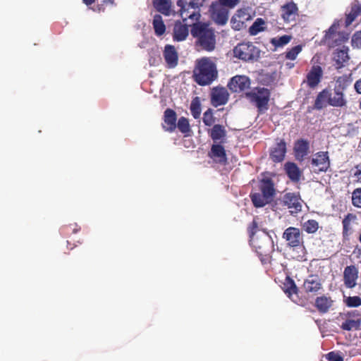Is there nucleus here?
Wrapping results in <instances>:
<instances>
[{
	"mask_svg": "<svg viewBox=\"0 0 361 361\" xmlns=\"http://www.w3.org/2000/svg\"><path fill=\"white\" fill-rule=\"evenodd\" d=\"M217 77L215 64L208 58H202L197 61L194 70V78L200 85H209Z\"/></svg>",
	"mask_w": 361,
	"mask_h": 361,
	"instance_id": "f257e3e1",
	"label": "nucleus"
},
{
	"mask_svg": "<svg viewBox=\"0 0 361 361\" xmlns=\"http://www.w3.org/2000/svg\"><path fill=\"white\" fill-rule=\"evenodd\" d=\"M191 34L197 39V44L204 50L213 51L216 45V36L214 30L206 23H195Z\"/></svg>",
	"mask_w": 361,
	"mask_h": 361,
	"instance_id": "f03ea898",
	"label": "nucleus"
},
{
	"mask_svg": "<svg viewBox=\"0 0 361 361\" xmlns=\"http://www.w3.org/2000/svg\"><path fill=\"white\" fill-rule=\"evenodd\" d=\"M204 2V0H190L188 4H184L181 0L178 1L177 4L180 7V12L183 20H198L200 16V8L203 6Z\"/></svg>",
	"mask_w": 361,
	"mask_h": 361,
	"instance_id": "7ed1b4c3",
	"label": "nucleus"
},
{
	"mask_svg": "<svg viewBox=\"0 0 361 361\" xmlns=\"http://www.w3.org/2000/svg\"><path fill=\"white\" fill-rule=\"evenodd\" d=\"M270 93L267 88H256L246 94V97L250 102L255 104L259 111L267 109Z\"/></svg>",
	"mask_w": 361,
	"mask_h": 361,
	"instance_id": "20e7f679",
	"label": "nucleus"
},
{
	"mask_svg": "<svg viewBox=\"0 0 361 361\" xmlns=\"http://www.w3.org/2000/svg\"><path fill=\"white\" fill-rule=\"evenodd\" d=\"M234 56L240 59L248 61L259 58V50L252 43L239 44L234 48Z\"/></svg>",
	"mask_w": 361,
	"mask_h": 361,
	"instance_id": "39448f33",
	"label": "nucleus"
},
{
	"mask_svg": "<svg viewBox=\"0 0 361 361\" xmlns=\"http://www.w3.org/2000/svg\"><path fill=\"white\" fill-rule=\"evenodd\" d=\"M272 243L271 237L268 233L259 230L255 231H251L250 243L254 247L259 250V252H264V250L269 247Z\"/></svg>",
	"mask_w": 361,
	"mask_h": 361,
	"instance_id": "423d86ee",
	"label": "nucleus"
},
{
	"mask_svg": "<svg viewBox=\"0 0 361 361\" xmlns=\"http://www.w3.org/2000/svg\"><path fill=\"white\" fill-rule=\"evenodd\" d=\"M252 19L250 9L240 8L238 9L231 19V24L235 30H240L244 28L246 22Z\"/></svg>",
	"mask_w": 361,
	"mask_h": 361,
	"instance_id": "0eeeda50",
	"label": "nucleus"
},
{
	"mask_svg": "<svg viewBox=\"0 0 361 361\" xmlns=\"http://www.w3.org/2000/svg\"><path fill=\"white\" fill-rule=\"evenodd\" d=\"M312 168L314 171H326L330 166V161L326 152H319L312 156Z\"/></svg>",
	"mask_w": 361,
	"mask_h": 361,
	"instance_id": "6e6552de",
	"label": "nucleus"
},
{
	"mask_svg": "<svg viewBox=\"0 0 361 361\" xmlns=\"http://www.w3.org/2000/svg\"><path fill=\"white\" fill-rule=\"evenodd\" d=\"M219 4H212L210 8L212 19L218 25H225L228 19V10Z\"/></svg>",
	"mask_w": 361,
	"mask_h": 361,
	"instance_id": "1a4fd4ad",
	"label": "nucleus"
},
{
	"mask_svg": "<svg viewBox=\"0 0 361 361\" xmlns=\"http://www.w3.org/2000/svg\"><path fill=\"white\" fill-rule=\"evenodd\" d=\"M344 87L337 86L334 91L329 90V105L335 107H342L345 106L347 100L345 97Z\"/></svg>",
	"mask_w": 361,
	"mask_h": 361,
	"instance_id": "9d476101",
	"label": "nucleus"
},
{
	"mask_svg": "<svg viewBox=\"0 0 361 361\" xmlns=\"http://www.w3.org/2000/svg\"><path fill=\"white\" fill-rule=\"evenodd\" d=\"M283 203L290 209L291 214H296L302 209V201L295 193L289 192L284 195Z\"/></svg>",
	"mask_w": 361,
	"mask_h": 361,
	"instance_id": "9b49d317",
	"label": "nucleus"
},
{
	"mask_svg": "<svg viewBox=\"0 0 361 361\" xmlns=\"http://www.w3.org/2000/svg\"><path fill=\"white\" fill-rule=\"evenodd\" d=\"M250 85V79L245 75H235L233 77L228 85L229 89L235 92L243 91L249 88Z\"/></svg>",
	"mask_w": 361,
	"mask_h": 361,
	"instance_id": "f8f14e48",
	"label": "nucleus"
},
{
	"mask_svg": "<svg viewBox=\"0 0 361 361\" xmlns=\"http://www.w3.org/2000/svg\"><path fill=\"white\" fill-rule=\"evenodd\" d=\"M283 238L288 241L291 247H298L302 243V237L298 228L289 227L286 228L283 234Z\"/></svg>",
	"mask_w": 361,
	"mask_h": 361,
	"instance_id": "ddd939ff",
	"label": "nucleus"
},
{
	"mask_svg": "<svg viewBox=\"0 0 361 361\" xmlns=\"http://www.w3.org/2000/svg\"><path fill=\"white\" fill-rule=\"evenodd\" d=\"M298 11V6L293 2H289L281 8V17L287 23L293 22L295 20Z\"/></svg>",
	"mask_w": 361,
	"mask_h": 361,
	"instance_id": "4468645a",
	"label": "nucleus"
},
{
	"mask_svg": "<svg viewBox=\"0 0 361 361\" xmlns=\"http://www.w3.org/2000/svg\"><path fill=\"white\" fill-rule=\"evenodd\" d=\"M323 75L322 69L319 66L312 67L306 76L307 85L311 88H314L320 82Z\"/></svg>",
	"mask_w": 361,
	"mask_h": 361,
	"instance_id": "2eb2a0df",
	"label": "nucleus"
},
{
	"mask_svg": "<svg viewBox=\"0 0 361 361\" xmlns=\"http://www.w3.org/2000/svg\"><path fill=\"white\" fill-rule=\"evenodd\" d=\"M164 58L167 67L172 68L177 66L178 55L173 46L168 44L165 47L164 50Z\"/></svg>",
	"mask_w": 361,
	"mask_h": 361,
	"instance_id": "dca6fc26",
	"label": "nucleus"
},
{
	"mask_svg": "<svg viewBox=\"0 0 361 361\" xmlns=\"http://www.w3.org/2000/svg\"><path fill=\"white\" fill-rule=\"evenodd\" d=\"M228 99V93L224 87H216L212 92V102L214 106H218L225 104Z\"/></svg>",
	"mask_w": 361,
	"mask_h": 361,
	"instance_id": "f3484780",
	"label": "nucleus"
},
{
	"mask_svg": "<svg viewBox=\"0 0 361 361\" xmlns=\"http://www.w3.org/2000/svg\"><path fill=\"white\" fill-rule=\"evenodd\" d=\"M176 112L170 109H166L164 115L162 128L166 131L173 132L176 128Z\"/></svg>",
	"mask_w": 361,
	"mask_h": 361,
	"instance_id": "a211bd4d",
	"label": "nucleus"
},
{
	"mask_svg": "<svg viewBox=\"0 0 361 361\" xmlns=\"http://www.w3.org/2000/svg\"><path fill=\"white\" fill-rule=\"evenodd\" d=\"M344 282L348 288H353L356 285V280L358 277V270L355 266H348L345 268Z\"/></svg>",
	"mask_w": 361,
	"mask_h": 361,
	"instance_id": "6ab92c4d",
	"label": "nucleus"
},
{
	"mask_svg": "<svg viewBox=\"0 0 361 361\" xmlns=\"http://www.w3.org/2000/svg\"><path fill=\"white\" fill-rule=\"evenodd\" d=\"M303 288L307 293H315L322 288V283L318 276H310L304 281Z\"/></svg>",
	"mask_w": 361,
	"mask_h": 361,
	"instance_id": "aec40b11",
	"label": "nucleus"
},
{
	"mask_svg": "<svg viewBox=\"0 0 361 361\" xmlns=\"http://www.w3.org/2000/svg\"><path fill=\"white\" fill-rule=\"evenodd\" d=\"M209 134L215 142H224L226 137V130L224 126L216 124L209 130Z\"/></svg>",
	"mask_w": 361,
	"mask_h": 361,
	"instance_id": "412c9836",
	"label": "nucleus"
},
{
	"mask_svg": "<svg viewBox=\"0 0 361 361\" xmlns=\"http://www.w3.org/2000/svg\"><path fill=\"white\" fill-rule=\"evenodd\" d=\"M189 30L185 24L176 22L173 27V38L176 41H183L188 36Z\"/></svg>",
	"mask_w": 361,
	"mask_h": 361,
	"instance_id": "4be33fe9",
	"label": "nucleus"
},
{
	"mask_svg": "<svg viewBox=\"0 0 361 361\" xmlns=\"http://www.w3.org/2000/svg\"><path fill=\"white\" fill-rule=\"evenodd\" d=\"M285 154L286 144L284 142L281 141L272 148L271 150L270 157L274 161L280 162L283 159Z\"/></svg>",
	"mask_w": 361,
	"mask_h": 361,
	"instance_id": "5701e85b",
	"label": "nucleus"
},
{
	"mask_svg": "<svg viewBox=\"0 0 361 361\" xmlns=\"http://www.w3.org/2000/svg\"><path fill=\"white\" fill-rule=\"evenodd\" d=\"M295 157L298 160H302L309 152V142L301 140H298L294 147Z\"/></svg>",
	"mask_w": 361,
	"mask_h": 361,
	"instance_id": "b1692460",
	"label": "nucleus"
},
{
	"mask_svg": "<svg viewBox=\"0 0 361 361\" xmlns=\"http://www.w3.org/2000/svg\"><path fill=\"white\" fill-rule=\"evenodd\" d=\"M360 15H361V4L356 2L352 6L350 11L346 15L345 27L351 25Z\"/></svg>",
	"mask_w": 361,
	"mask_h": 361,
	"instance_id": "393cba45",
	"label": "nucleus"
},
{
	"mask_svg": "<svg viewBox=\"0 0 361 361\" xmlns=\"http://www.w3.org/2000/svg\"><path fill=\"white\" fill-rule=\"evenodd\" d=\"M329 90H324L319 92L315 99L314 108L319 110L326 106L327 104L329 105Z\"/></svg>",
	"mask_w": 361,
	"mask_h": 361,
	"instance_id": "a878e982",
	"label": "nucleus"
},
{
	"mask_svg": "<svg viewBox=\"0 0 361 361\" xmlns=\"http://www.w3.org/2000/svg\"><path fill=\"white\" fill-rule=\"evenodd\" d=\"M339 27V21H336L333 23V25L330 27L328 32L326 34V38L329 39H332L334 41H337V35L336 32ZM338 36L341 38V41H344L345 39H348V35H345L344 33L338 34Z\"/></svg>",
	"mask_w": 361,
	"mask_h": 361,
	"instance_id": "bb28decb",
	"label": "nucleus"
},
{
	"mask_svg": "<svg viewBox=\"0 0 361 361\" xmlns=\"http://www.w3.org/2000/svg\"><path fill=\"white\" fill-rule=\"evenodd\" d=\"M285 169L288 177L293 181H298L300 179L301 172L296 164L293 163H287Z\"/></svg>",
	"mask_w": 361,
	"mask_h": 361,
	"instance_id": "cd10ccee",
	"label": "nucleus"
},
{
	"mask_svg": "<svg viewBox=\"0 0 361 361\" xmlns=\"http://www.w3.org/2000/svg\"><path fill=\"white\" fill-rule=\"evenodd\" d=\"M159 13L167 16L175 15L171 0H159Z\"/></svg>",
	"mask_w": 361,
	"mask_h": 361,
	"instance_id": "c85d7f7f",
	"label": "nucleus"
},
{
	"mask_svg": "<svg viewBox=\"0 0 361 361\" xmlns=\"http://www.w3.org/2000/svg\"><path fill=\"white\" fill-rule=\"evenodd\" d=\"M212 156L219 162L226 161V152L221 145H214L211 149Z\"/></svg>",
	"mask_w": 361,
	"mask_h": 361,
	"instance_id": "c756f323",
	"label": "nucleus"
},
{
	"mask_svg": "<svg viewBox=\"0 0 361 361\" xmlns=\"http://www.w3.org/2000/svg\"><path fill=\"white\" fill-rule=\"evenodd\" d=\"M261 191L263 195L267 197L271 201L274 195V188L270 180H264L261 185Z\"/></svg>",
	"mask_w": 361,
	"mask_h": 361,
	"instance_id": "7c9ffc66",
	"label": "nucleus"
},
{
	"mask_svg": "<svg viewBox=\"0 0 361 361\" xmlns=\"http://www.w3.org/2000/svg\"><path fill=\"white\" fill-rule=\"evenodd\" d=\"M316 307L322 312H326L331 306L332 301L326 296L317 298L316 300Z\"/></svg>",
	"mask_w": 361,
	"mask_h": 361,
	"instance_id": "2f4dec72",
	"label": "nucleus"
},
{
	"mask_svg": "<svg viewBox=\"0 0 361 361\" xmlns=\"http://www.w3.org/2000/svg\"><path fill=\"white\" fill-rule=\"evenodd\" d=\"M252 201L256 207H262L271 202L262 193H255L251 196Z\"/></svg>",
	"mask_w": 361,
	"mask_h": 361,
	"instance_id": "473e14b6",
	"label": "nucleus"
},
{
	"mask_svg": "<svg viewBox=\"0 0 361 361\" xmlns=\"http://www.w3.org/2000/svg\"><path fill=\"white\" fill-rule=\"evenodd\" d=\"M348 47H343L338 49L335 54L334 59L338 63H343L349 59Z\"/></svg>",
	"mask_w": 361,
	"mask_h": 361,
	"instance_id": "72a5a7b5",
	"label": "nucleus"
},
{
	"mask_svg": "<svg viewBox=\"0 0 361 361\" xmlns=\"http://www.w3.org/2000/svg\"><path fill=\"white\" fill-rule=\"evenodd\" d=\"M265 22L262 18H257L252 25L250 27L249 32L251 35H256L264 30Z\"/></svg>",
	"mask_w": 361,
	"mask_h": 361,
	"instance_id": "f704fd0d",
	"label": "nucleus"
},
{
	"mask_svg": "<svg viewBox=\"0 0 361 361\" xmlns=\"http://www.w3.org/2000/svg\"><path fill=\"white\" fill-rule=\"evenodd\" d=\"M176 128L183 134H189L191 131L188 120L185 117H180L176 123Z\"/></svg>",
	"mask_w": 361,
	"mask_h": 361,
	"instance_id": "c9c22d12",
	"label": "nucleus"
},
{
	"mask_svg": "<svg viewBox=\"0 0 361 361\" xmlns=\"http://www.w3.org/2000/svg\"><path fill=\"white\" fill-rule=\"evenodd\" d=\"M80 230V227L76 223L63 226L60 229L61 233L66 236H68L73 233H76Z\"/></svg>",
	"mask_w": 361,
	"mask_h": 361,
	"instance_id": "e433bc0d",
	"label": "nucleus"
},
{
	"mask_svg": "<svg viewBox=\"0 0 361 361\" xmlns=\"http://www.w3.org/2000/svg\"><path fill=\"white\" fill-rule=\"evenodd\" d=\"M290 35H283L281 37H274L271 40V43L276 47H283L291 40Z\"/></svg>",
	"mask_w": 361,
	"mask_h": 361,
	"instance_id": "4c0bfd02",
	"label": "nucleus"
},
{
	"mask_svg": "<svg viewBox=\"0 0 361 361\" xmlns=\"http://www.w3.org/2000/svg\"><path fill=\"white\" fill-rule=\"evenodd\" d=\"M319 228V225L315 220H308L303 223L302 228L308 233H315Z\"/></svg>",
	"mask_w": 361,
	"mask_h": 361,
	"instance_id": "58836bf2",
	"label": "nucleus"
},
{
	"mask_svg": "<svg viewBox=\"0 0 361 361\" xmlns=\"http://www.w3.org/2000/svg\"><path fill=\"white\" fill-rule=\"evenodd\" d=\"M360 325L359 320L349 319L342 324L341 328L344 330L350 331L353 329H357Z\"/></svg>",
	"mask_w": 361,
	"mask_h": 361,
	"instance_id": "ea45409f",
	"label": "nucleus"
},
{
	"mask_svg": "<svg viewBox=\"0 0 361 361\" xmlns=\"http://www.w3.org/2000/svg\"><path fill=\"white\" fill-rule=\"evenodd\" d=\"M190 111L195 118H199L201 114L200 104L197 101V98L193 100L190 104Z\"/></svg>",
	"mask_w": 361,
	"mask_h": 361,
	"instance_id": "a19ab883",
	"label": "nucleus"
},
{
	"mask_svg": "<svg viewBox=\"0 0 361 361\" xmlns=\"http://www.w3.org/2000/svg\"><path fill=\"white\" fill-rule=\"evenodd\" d=\"M284 291L290 298L292 294L296 293L297 287L293 280L289 278L287 279V283L284 284Z\"/></svg>",
	"mask_w": 361,
	"mask_h": 361,
	"instance_id": "79ce46f5",
	"label": "nucleus"
},
{
	"mask_svg": "<svg viewBox=\"0 0 361 361\" xmlns=\"http://www.w3.org/2000/svg\"><path fill=\"white\" fill-rule=\"evenodd\" d=\"M352 202L355 207L361 208V188H357L353 192Z\"/></svg>",
	"mask_w": 361,
	"mask_h": 361,
	"instance_id": "37998d69",
	"label": "nucleus"
},
{
	"mask_svg": "<svg viewBox=\"0 0 361 361\" xmlns=\"http://www.w3.org/2000/svg\"><path fill=\"white\" fill-rule=\"evenodd\" d=\"M345 302L348 307H358L361 305V298L358 296L348 297L345 299Z\"/></svg>",
	"mask_w": 361,
	"mask_h": 361,
	"instance_id": "c03bdc74",
	"label": "nucleus"
},
{
	"mask_svg": "<svg viewBox=\"0 0 361 361\" xmlns=\"http://www.w3.org/2000/svg\"><path fill=\"white\" fill-rule=\"evenodd\" d=\"M203 123L207 126H211L214 123V118L212 111L210 109H207L203 115Z\"/></svg>",
	"mask_w": 361,
	"mask_h": 361,
	"instance_id": "a18cd8bd",
	"label": "nucleus"
},
{
	"mask_svg": "<svg viewBox=\"0 0 361 361\" xmlns=\"http://www.w3.org/2000/svg\"><path fill=\"white\" fill-rule=\"evenodd\" d=\"M302 51L300 45L295 46L289 50L286 55V57L290 60H295L298 54Z\"/></svg>",
	"mask_w": 361,
	"mask_h": 361,
	"instance_id": "49530a36",
	"label": "nucleus"
},
{
	"mask_svg": "<svg viewBox=\"0 0 361 361\" xmlns=\"http://www.w3.org/2000/svg\"><path fill=\"white\" fill-rule=\"evenodd\" d=\"M352 46L353 47L360 49L361 48V30L356 32L352 37Z\"/></svg>",
	"mask_w": 361,
	"mask_h": 361,
	"instance_id": "de8ad7c7",
	"label": "nucleus"
},
{
	"mask_svg": "<svg viewBox=\"0 0 361 361\" xmlns=\"http://www.w3.org/2000/svg\"><path fill=\"white\" fill-rule=\"evenodd\" d=\"M221 3V5L225 6L228 8H234L238 3L240 0H219Z\"/></svg>",
	"mask_w": 361,
	"mask_h": 361,
	"instance_id": "09e8293b",
	"label": "nucleus"
},
{
	"mask_svg": "<svg viewBox=\"0 0 361 361\" xmlns=\"http://www.w3.org/2000/svg\"><path fill=\"white\" fill-rule=\"evenodd\" d=\"M329 361H343V358L334 353H330L328 354Z\"/></svg>",
	"mask_w": 361,
	"mask_h": 361,
	"instance_id": "8fccbe9b",
	"label": "nucleus"
},
{
	"mask_svg": "<svg viewBox=\"0 0 361 361\" xmlns=\"http://www.w3.org/2000/svg\"><path fill=\"white\" fill-rule=\"evenodd\" d=\"M343 233H347L348 231L350 229V219L346 217L343 220Z\"/></svg>",
	"mask_w": 361,
	"mask_h": 361,
	"instance_id": "3c124183",
	"label": "nucleus"
},
{
	"mask_svg": "<svg viewBox=\"0 0 361 361\" xmlns=\"http://www.w3.org/2000/svg\"><path fill=\"white\" fill-rule=\"evenodd\" d=\"M153 27L154 30V33L157 36H158V14L155 13L153 17Z\"/></svg>",
	"mask_w": 361,
	"mask_h": 361,
	"instance_id": "603ef678",
	"label": "nucleus"
},
{
	"mask_svg": "<svg viewBox=\"0 0 361 361\" xmlns=\"http://www.w3.org/2000/svg\"><path fill=\"white\" fill-rule=\"evenodd\" d=\"M355 169L354 176L357 178L358 182L361 183V165L357 166Z\"/></svg>",
	"mask_w": 361,
	"mask_h": 361,
	"instance_id": "864d4df0",
	"label": "nucleus"
},
{
	"mask_svg": "<svg viewBox=\"0 0 361 361\" xmlns=\"http://www.w3.org/2000/svg\"><path fill=\"white\" fill-rule=\"evenodd\" d=\"M354 88L358 94H361V78L355 82Z\"/></svg>",
	"mask_w": 361,
	"mask_h": 361,
	"instance_id": "5fc2aeb1",
	"label": "nucleus"
},
{
	"mask_svg": "<svg viewBox=\"0 0 361 361\" xmlns=\"http://www.w3.org/2000/svg\"><path fill=\"white\" fill-rule=\"evenodd\" d=\"M166 31V26L163 21L159 19V35H163Z\"/></svg>",
	"mask_w": 361,
	"mask_h": 361,
	"instance_id": "6e6d98bb",
	"label": "nucleus"
},
{
	"mask_svg": "<svg viewBox=\"0 0 361 361\" xmlns=\"http://www.w3.org/2000/svg\"><path fill=\"white\" fill-rule=\"evenodd\" d=\"M150 54H152V53H150ZM149 63L150 66H156V63H157L156 58L154 56L150 55L149 59Z\"/></svg>",
	"mask_w": 361,
	"mask_h": 361,
	"instance_id": "4d7b16f0",
	"label": "nucleus"
},
{
	"mask_svg": "<svg viewBox=\"0 0 361 361\" xmlns=\"http://www.w3.org/2000/svg\"><path fill=\"white\" fill-rule=\"evenodd\" d=\"M152 4L157 11H158V0H153Z\"/></svg>",
	"mask_w": 361,
	"mask_h": 361,
	"instance_id": "13d9d810",
	"label": "nucleus"
},
{
	"mask_svg": "<svg viewBox=\"0 0 361 361\" xmlns=\"http://www.w3.org/2000/svg\"><path fill=\"white\" fill-rule=\"evenodd\" d=\"M103 4H111V5H114V0H103Z\"/></svg>",
	"mask_w": 361,
	"mask_h": 361,
	"instance_id": "bf43d9fd",
	"label": "nucleus"
},
{
	"mask_svg": "<svg viewBox=\"0 0 361 361\" xmlns=\"http://www.w3.org/2000/svg\"><path fill=\"white\" fill-rule=\"evenodd\" d=\"M104 4H101V5H98V6H97V11H98L99 12L104 11Z\"/></svg>",
	"mask_w": 361,
	"mask_h": 361,
	"instance_id": "052dcab7",
	"label": "nucleus"
},
{
	"mask_svg": "<svg viewBox=\"0 0 361 361\" xmlns=\"http://www.w3.org/2000/svg\"><path fill=\"white\" fill-rule=\"evenodd\" d=\"M82 1L86 5H91L94 2L95 0H82Z\"/></svg>",
	"mask_w": 361,
	"mask_h": 361,
	"instance_id": "680f3d73",
	"label": "nucleus"
},
{
	"mask_svg": "<svg viewBox=\"0 0 361 361\" xmlns=\"http://www.w3.org/2000/svg\"><path fill=\"white\" fill-rule=\"evenodd\" d=\"M152 85V81H145V82H144V87H145V88H146V89H147V85Z\"/></svg>",
	"mask_w": 361,
	"mask_h": 361,
	"instance_id": "e2e57ef3",
	"label": "nucleus"
},
{
	"mask_svg": "<svg viewBox=\"0 0 361 361\" xmlns=\"http://www.w3.org/2000/svg\"><path fill=\"white\" fill-rule=\"evenodd\" d=\"M287 66H288L289 68H292L293 64H292V63H287Z\"/></svg>",
	"mask_w": 361,
	"mask_h": 361,
	"instance_id": "0e129e2a",
	"label": "nucleus"
},
{
	"mask_svg": "<svg viewBox=\"0 0 361 361\" xmlns=\"http://www.w3.org/2000/svg\"><path fill=\"white\" fill-rule=\"evenodd\" d=\"M149 91L150 92H154V89H153V88L149 87Z\"/></svg>",
	"mask_w": 361,
	"mask_h": 361,
	"instance_id": "69168bd1",
	"label": "nucleus"
},
{
	"mask_svg": "<svg viewBox=\"0 0 361 361\" xmlns=\"http://www.w3.org/2000/svg\"><path fill=\"white\" fill-rule=\"evenodd\" d=\"M75 246H76V245H74L73 246L71 247H70V250H72V249H73L74 247H75Z\"/></svg>",
	"mask_w": 361,
	"mask_h": 361,
	"instance_id": "338daca9",
	"label": "nucleus"
},
{
	"mask_svg": "<svg viewBox=\"0 0 361 361\" xmlns=\"http://www.w3.org/2000/svg\"><path fill=\"white\" fill-rule=\"evenodd\" d=\"M67 244H68V245H70V241L69 240H67Z\"/></svg>",
	"mask_w": 361,
	"mask_h": 361,
	"instance_id": "774afa93",
	"label": "nucleus"
}]
</instances>
